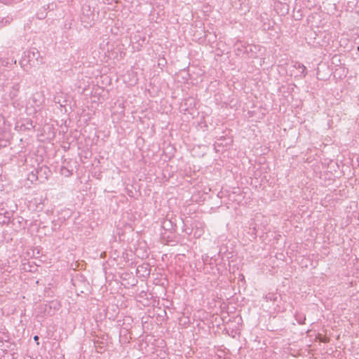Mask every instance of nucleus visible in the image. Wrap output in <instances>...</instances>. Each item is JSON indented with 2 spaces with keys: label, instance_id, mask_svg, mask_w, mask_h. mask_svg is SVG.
<instances>
[{
  "label": "nucleus",
  "instance_id": "obj_9",
  "mask_svg": "<svg viewBox=\"0 0 359 359\" xmlns=\"http://www.w3.org/2000/svg\"><path fill=\"white\" fill-rule=\"evenodd\" d=\"M31 176H32V178H30V176L29 177V179H30L31 180H33V179L36 180L37 178L33 172H32Z\"/></svg>",
  "mask_w": 359,
  "mask_h": 359
},
{
  "label": "nucleus",
  "instance_id": "obj_8",
  "mask_svg": "<svg viewBox=\"0 0 359 359\" xmlns=\"http://www.w3.org/2000/svg\"><path fill=\"white\" fill-rule=\"evenodd\" d=\"M5 218L8 219V221L10 219L11 217V213L9 212L6 211L4 213Z\"/></svg>",
  "mask_w": 359,
  "mask_h": 359
},
{
  "label": "nucleus",
  "instance_id": "obj_6",
  "mask_svg": "<svg viewBox=\"0 0 359 359\" xmlns=\"http://www.w3.org/2000/svg\"><path fill=\"white\" fill-rule=\"evenodd\" d=\"M19 90H20L19 83H16L13 86L12 90L10 92V96L12 99H13L14 97H15L18 95V93Z\"/></svg>",
  "mask_w": 359,
  "mask_h": 359
},
{
  "label": "nucleus",
  "instance_id": "obj_1",
  "mask_svg": "<svg viewBox=\"0 0 359 359\" xmlns=\"http://www.w3.org/2000/svg\"><path fill=\"white\" fill-rule=\"evenodd\" d=\"M25 57H27V62L30 66H39L44 62L43 57L36 48H30L25 54Z\"/></svg>",
  "mask_w": 359,
  "mask_h": 359
},
{
  "label": "nucleus",
  "instance_id": "obj_10",
  "mask_svg": "<svg viewBox=\"0 0 359 359\" xmlns=\"http://www.w3.org/2000/svg\"><path fill=\"white\" fill-rule=\"evenodd\" d=\"M39 337L37 335L34 337V340L36 341H37L39 340Z\"/></svg>",
  "mask_w": 359,
  "mask_h": 359
},
{
  "label": "nucleus",
  "instance_id": "obj_7",
  "mask_svg": "<svg viewBox=\"0 0 359 359\" xmlns=\"http://www.w3.org/2000/svg\"><path fill=\"white\" fill-rule=\"evenodd\" d=\"M294 318L297 320V322L300 324V325H303L305 323V320H306V316L304 314H302V313H295L294 315Z\"/></svg>",
  "mask_w": 359,
  "mask_h": 359
},
{
  "label": "nucleus",
  "instance_id": "obj_3",
  "mask_svg": "<svg viewBox=\"0 0 359 359\" xmlns=\"http://www.w3.org/2000/svg\"><path fill=\"white\" fill-rule=\"evenodd\" d=\"M82 11L83 16H86L87 18V22H90L94 20V13L90 11V6L88 5H83L82 7ZM83 21L85 22L86 20H83Z\"/></svg>",
  "mask_w": 359,
  "mask_h": 359
},
{
  "label": "nucleus",
  "instance_id": "obj_5",
  "mask_svg": "<svg viewBox=\"0 0 359 359\" xmlns=\"http://www.w3.org/2000/svg\"><path fill=\"white\" fill-rule=\"evenodd\" d=\"M131 40L135 41V43H137V48H139V46H142L145 43L146 38L141 36L140 34L137 32L133 36H131Z\"/></svg>",
  "mask_w": 359,
  "mask_h": 359
},
{
  "label": "nucleus",
  "instance_id": "obj_4",
  "mask_svg": "<svg viewBox=\"0 0 359 359\" xmlns=\"http://www.w3.org/2000/svg\"><path fill=\"white\" fill-rule=\"evenodd\" d=\"M293 67L295 69L299 70V74H298L299 76L304 78L306 76L307 70H306V67L303 64H302L299 62H295L293 65Z\"/></svg>",
  "mask_w": 359,
  "mask_h": 359
},
{
  "label": "nucleus",
  "instance_id": "obj_11",
  "mask_svg": "<svg viewBox=\"0 0 359 359\" xmlns=\"http://www.w3.org/2000/svg\"><path fill=\"white\" fill-rule=\"evenodd\" d=\"M7 23H9V20L8 19H6L5 20V24H7Z\"/></svg>",
  "mask_w": 359,
  "mask_h": 359
},
{
  "label": "nucleus",
  "instance_id": "obj_2",
  "mask_svg": "<svg viewBox=\"0 0 359 359\" xmlns=\"http://www.w3.org/2000/svg\"><path fill=\"white\" fill-rule=\"evenodd\" d=\"M44 102V96L41 92H35L32 94V97L28 100L26 109L27 110H29L30 109H33V111H35L36 107H40Z\"/></svg>",
  "mask_w": 359,
  "mask_h": 359
},
{
  "label": "nucleus",
  "instance_id": "obj_12",
  "mask_svg": "<svg viewBox=\"0 0 359 359\" xmlns=\"http://www.w3.org/2000/svg\"><path fill=\"white\" fill-rule=\"evenodd\" d=\"M356 161H357L358 162H359V157H357V158H356Z\"/></svg>",
  "mask_w": 359,
  "mask_h": 359
}]
</instances>
